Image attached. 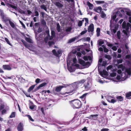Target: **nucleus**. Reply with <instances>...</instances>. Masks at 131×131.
Instances as JSON below:
<instances>
[{
    "instance_id": "nucleus-13",
    "label": "nucleus",
    "mask_w": 131,
    "mask_h": 131,
    "mask_svg": "<svg viewBox=\"0 0 131 131\" xmlns=\"http://www.w3.org/2000/svg\"><path fill=\"white\" fill-rule=\"evenodd\" d=\"M98 116L97 114L91 115L89 117H88L89 119H93L94 120H96L97 118V116Z\"/></svg>"
},
{
    "instance_id": "nucleus-64",
    "label": "nucleus",
    "mask_w": 131,
    "mask_h": 131,
    "mask_svg": "<svg viewBox=\"0 0 131 131\" xmlns=\"http://www.w3.org/2000/svg\"><path fill=\"white\" fill-rule=\"evenodd\" d=\"M42 31V29L40 28H39L38 29L37 32L39 33H40Z\"/></svg>"
},
{
    "instance_id": "nucleus-20",
    "label": "nucleus",
    "mask_w": 131,
    "mask_h": 131,
    "mask_svg": "<svg viewBox=\"0 0 131 131\" xmlns=\"http://www.w3.org/2000/svg\"><path fill=\"white\" fill-rule=\"evenodd\" d=\"M51 36H50V40L52 39L55 36V33L54 31L53 30H51Z\"/></svg>"
},
{
    "instance_id": "nucleus-55",
    "label": "nucleus",
    "mask_w": 131,
    "mask_h": 131,
    "mask_svg": "<svg viewBox=\"0 0 131 131\" xmlns=\"http://www.w3.org/2000/svg\"><path fill=\"white\" fill-rule=\"evenodd\" d=\"M109 129L107 128H104L101 129V131H108Z\"/></svg>"
},
{
    "instance_id": "nucleus-54",
    "label": "nucleus",
    "mask_w": 131,
    "mask_h": 131,
    "mask_svg": "<svg viewBox=\"0 0 131 131\" xmlns=\"http://www.w3.org/2000/svg\"><path fill=\"white\" fill-rule=\"evenodd\" d=\"M112 49L114 51H116L117 49V48L116 46H114L112 47Z\"/></svg>"
},
{
    "instance_id": "nucleus-44",
    "label": "nucleus",
    "mask_w": 131,
    "mask_h": 131,
    "mask_svg": "<svg viewBox=\"0 0 131 131\" xmlns=\"http://www.w3.org/2000/svg\"><path fill=\"white\" fill-rule=\"evenodd\" d=\"M5 40L8 44L10 46H12V45L10 43L8 39H7V38H5Z\"/></svg>"
},
{
    "instance_id": "nucleus-51",
    "label": "nucleus",
    "mask_w": 131,
    "mask_h": 131,
    "mask_svg": "<svg viewBox=\"0 0 131 131\" xmlns=\"http://www.w3.org/2000/svg\"><path fill=\"white\" fill-rule=\"evenodd\" d=\"M116 75V73L115 72H113L111 73L110 75L112 77H114Z\"/></svg>"
},
{
    "instance_id": "nucleus-36",
    "label": "nucleus",
    "mask_w": 131,
    "mask_h": 131,
    "mask_svg": "<svg viewBox=\"0 0 131 131\" xmlns=\"http://www.w3.org/2000/svg\"><path fill=\"white\" fill-rule=\"evenodd\" d=\"M41 23L43 26H46V22L43 19L41 21Z\"/></svg>"
},
{
    "instance_id": "nucleus-43",
    "label": "nucleus",
    "mask_w": 131,
    "mask_h": 131,
    "mask_svg": "<svg viewBox=\"0 0 131 131\" xmlns=\"http://www.w3.org/2000/svg\"><path fill=\"white\" fill-rule=\"evenodd\" d=\"M27 116H28V118L32 122L34 121V120L31 117V116H30L29 115H27Z\"/></svg>"
},
{
    "instance_id": "nucleus-61",
    "label": "nucleus",
    "mask_w": 131,
    "mask_h": 131,
    "mask_svg": "<svg viewBox=\"0 0 131 131\" xmlns=\"http://www.w3.org/2000/svg\"><path fill=\"white\" fill-rule=\"evenodd\" d=\"M42 92H44L45 93H46V92H47L48 93H50V92L49 90H48L47 91L43 90L42 91Z\"/></svg>"
},
{
    "instance_id": "nucleus-9",
    "label": "nucleus",
    "mask_w": 131,
    "mask_h": 131,
    "mask_svg": "<svg viewBox=\"0 0 131 131\" xmlns=\"http://www.w3.org/2000/svg\"><path fill=\"white\" fill-rule=\"evenodd\" d=\"M94 27L93 24H91L89 26L88 29V32H93L94 31Z\"/></svg>"
},
{
    "instance_id": "nucleus-32",
    "label": "nucleus",
    "mask_w": 131,
    "mask_h": 131,
    "mask_svg": "<svg viewBox=\"0 0 131 131\" xmlns=\"http://www.w3.org/2000/svg\"><path fill=\"white\" fill-rule=\"evenodd\" d=\"M101 16V18H104L106 17V15L103 12H102Z\"/></svg>"
},
{
    "instance_id": "nucleus-25",
    "label": "nucleus",
    "mask_w": 131,
    "mask_h": 131,
    "mask_svg": "<svg viewBox=\"0 0 131 131\" xmlns=\"http://www.w3.org/2000/svg\"><path fill=\"white\" fill-rule=\"evenodd\" d=\"M102 61V59H100L98 61V68L99 69L100 67L101 66V63Z\"/></svg>"
},
{
    "instance_id": "nucleus-19",
    "label": "nucleus",
    "mask_w": 131,
    "mask_h": 131,
    "mask_svg": "<svg viewBox=\"0 0 131 131\" xmlns=\"http://www.w3.org/2000/svg\"><path fill=\"white\" fill-rule=\"evenodd\" d=\"M126 96L127 99H131V92H129L126 93Z\"/></svg>"
},
{
    "instance_id": "nucleus-30",
    "label": "nucleus",
    "mask_w": 131,
    "mask_h": 131,
    "mask_svg": "<svg viewBox=\"0 0 131 131\" xmlns=\"http://www.w3.org/2000/svg\"><path fill=\"white\" fill-rule=\"evenodd\" d=\"M15 112H12L9 116V117L11 118L14 117H15Z\"/></svg>"
},
{
    "instance_id": "nucleus-17",
    "label": "nucleus",
    "mask_w": 131,
    "mask_h": 131,
    "mask_svg": "<svg viewBox=\"0 0 131 131\" xmlns=\"http://www.w3.org/2000/svg\"><path fill=\"white\" fill-rule=\"evenodd\" d=\"M125 13L129 16H131V11L129 9H126L125 10Z\"/></svg>"
},
{
    "instance_id": "nucleus-45",
    "label": "nucleus",
    "mask_w": 131,
    "mask_h": 131,
    "mask_svg": "<svg viewBox=\"0 0 131 131\" xmlns=\"http://www.w3.org/2000/svg\"><path fill=\"white\" fill-rule=\"evenodd\" d=\"M112 67H113L112 65H109L106 68V70L107 71H108L109 70L112 69Z\"/></svg>"
},
{
    "instance_id": "nucleus-3",
    "label": "nucleus",
    "mask_w": 131,
    "mask_h": 131,
    "mask_svg": "<svg viewBox=\"0 0 131 131\" xmlns=\"http://www.w3.org/2000/svg\"><path fill=\"white\" fill-rule=\"evenodd\" d=\"M69 102L71 106L74 109L80 108L82 106L81 102L78 100H73Z\"/></svg>"
},
{
    "instance_id": "nucleus-56",
    "label": "nucleus",
    "mask_w": 131,
    "mask_h": 131,
    "mask_svg": "<svg viewBox=\"0 0 131 131\" xmlns=\"http://www.w3.org/2000/svg\"><path fill=\"white\" fill-rule=\"evenodd\" d=\"M35 16H38L39 15V13L37 11H35Z\"/></svg>"
},
{
    "instance_id": "nucleus-16",
    "label": "nucleus",
    "mask_w": 131,
    "mask_h": 131,
    "mask_svg": "<svg viewBox=\"0 0 131 131\" xmlns=\"http://www.w3.org/2000/svg\"><path fill=\"white\" fill-rule=\"evenodd\" d=\"M94 10L98 13H100L102 10V8L101 7H98L97 8H94Z\"/></svg>"
},
{
    "instance_id": "nucleus-21",
    "label": "nucleus",
    "mask_w": 131,
    "mask_h": 131,
    "mask_svg": "<svg viewBox=\"0 0 131 131\" xmlns=\"http://www.w3.org/2000/svg\"><path fill=\"white\" fill-rule=\"evenodd\" d=\"M41 8L42 9H44L47 12V6L44 4H42L40 6Z\"/></svg>"
},
{
    "instance_id": "nucleus-34",
    "label": "nucleus",
    "mask_w": 131,
    "mask_h": 131,
    "mask_svg": "<svg viewBox=\"0 0 131 131\" xmlns=\"http://www.w3.org/2000/svg\"><path fill=\"white\" fill-rule=\"evenodd\" d=\"M10 21V19L8 17H6L4 19V21L5 22H6L8 21L9 23Z\"/></svg>"
},
{
    "instance_id": "nucleus-5",
    "label": "nucleus",
    "mask_w": 131,
    "mask_h": 131,
    "mask_svg": "<svg viewBox=\"0 0 131 131\" xmlns=\"http://www.w3.org/2000/svg\"><path fill=\"white\" fill-rule=\"evenodd\" d=\"M79 62L80 64L82 65L83 66L86 67H87L88 66L89 67L90 64L89 62H85L84 61L81 59L79 60Z\"/></svg>"
},
{
    "instance_id": "nucleus-11",
    "label": "nucleus",
    "mask_w": 131,
    "mask_h": 131,
    "mask_svg": "<svg viewBox=\"0 0 131 131\" xmlns=\"http://www.w3.org/2000/svg\"><path fill=\"white\" fill-rule=\"evenodd\" d=\"M84 86L85 90L86 91L89 90L91 88L90 83L89 82H87L85 84Z\"/></svg>"
},
{
    "instance_id": "nucleus-8",
    "label": "nucleus",
    "mask_w": 131,
    "mask_h": 131,
    "mask_svg": "<svg viewBox=\"0 0 131 131\" xmlns=\"http://www.w3.org/2000/svg\"><path fill=\"white\" fill-rule=\"evenodd\" d=\"M17 129L18 131H22L23 129V123H20L18 124Z\"/></svg>"
},
{
    "instance_id": "nucleus-40",
    "label": "nucleus",
    "mask_w": 131,
    "mask_h": 131,
    "mask_svg": "<svg viewBox=\"0 0 131 131\" xmlns=\"http://www.w3.org/2000/svg\"><path fill=\"white\" fill-rule=\"evenodd\" d=\"M116 98L119 101H122L123 100V97L121 96H117Z\"/></svg>"
},
{
    "instance_id": "nucleus-50",
    "label": "nucleus",
    "mask_w": 131,
    "mask_h": 131,
    "mask_svg": "<svg viewBox=\"0 0 131 131\" xmlns=\"http://www.w3.org/2000/svg\"><path fill=\"white\" fill-rule=\"evenodd\" d=\"M7 4L9 5V6H10L12 8H14V9H15L16 8V7L14 6H13L11 4H10L9 3H8Z\"/></svg>"
},
{
    "instance_id": "nucleus-22",
    "label": "nucleus",
    "mask_w": 131,
    "mask_h": 131,
    "mask_svg": "<svg viewBox=\"0 0 131 131\" xmlns=\"http://www.w3.org/2000/svg\"><path fill=\"white\" fill-rule=\"evenodd\" d=\"M64 87V86H59L57 87L56 89V91L57 92L60 91L61 89Z\"/></svg>"
},
{
    "instance_id": "nucleus-12",
    "label": "nucleus",
    "mask_w": 131,
    "mask_h": 131,
    "mask_svg": "<svg viewBox=\"0 0 131 131\" xmlns=\"http://www.w3.org/2000/svg\"><path fill=\"white\" fill-rule=\"evenodd\" d=\"M3 68L6 70H10L12 69L11 67L8 65H4L3 66Z\"/></svg>"
},
{
    "instance_id": "nucleus-49",
    "label": "nucleus",
    "mask_w": 131,
    "mask_h": 131,
    "mask_svg": "<svg viewBox=\"0 0 131 131\" xmlns=\"http://www.w3.org/2000/svg\"><path fill=\"white\" fill-rule=\"evenodd\" d=\"M54 44V42L52 41H49L48 42V44L49 46L51 47L52 45H53Z\"/></svg>"
},
{
    "instance_id": "nucleus-33",
    "label": "nucleus",
    "mask_w": 131,
    "mask_h": 131,
    "mask_svg": "<svg viewBox=\"0 0 131 131\" xmlns=\"http://www.w3.org/2000/svg\"><path fill=\"white\" fill-rule=\"evenodd\" d=\"M84 30L83 31L80 33V34L81 35H83L87 32V30L86 29V28H84Z\"/></svg>"
},
{
    "instance_id": "nucleus-47",
    "label": "nucleus",
    "mask_w": 131,
    "mask_h": 131,
    "mask_svg": "<svg viewBox=\"0 0 131 131\" xmlns=\"http://www.w3.org/2000/svg\"><path fill=\"white\" fill-rule=\"evenodd\" d=\"M116 102V101L114 99H113V98L111 100V101H110V103H114Z\"/></svg>"
},
{
    "instance_id": "nucleus-42",
    "label": "nucleus",
    "mask_w": 131,
    "mask_h": 131,
    "mask_svg": "<svg viewBox=\"0 0 131 131\" xmlns=\"http://www.w3.org/2000/svg\"><path fill=\"white\" fill-rule=\"evenodd\" d=\"M118 64H119L120 63H122L123 62V59H117L116 60Z\"/></svg>"
},
{
    "instance_id": "nucleus-1",
    "label": "nucleus",
    "mask_w": 131,
    "mask_h": 131,
    "mask_svg": "<svg viewBox=\"0 0 131 131\" xmlns=\"http://www.w3.org/2000/svg\"><path fill=\"white\" fill-rule=\"evenodd\" d=\"M124 13H125V11L122 8H120L118 9L116 14H113V15H112V18L110 20V27H111L112 22L115 21V22H116L117 20V19H115L117 16L122 17L123 15L124 14Z\"/></svg>"
},
{
    "instance_id": "nucleus-60",
    "label": "nucleus",
    "mask_w": 131,
    "mask_h": 131,
    "mask_svg": "<svg viewBox=\"0 0 131 131\" xmlns=\"http://www.w3.org/2000/svg\"><path fill=\"white\" fill-rule=\"evenodd\" d=\"M40 79L39 78L35 80V82L37 83H38L39 82Z\"/></svg>"
},
{
    "instance_id": "nucleus-39",
    "label": "nucleus",
    "mask_w": 131,
    "mask_h": 131,
    "mask_svg": "<svg viewBox=\"0 0 131 131\" xmlns=\"http://www.w3.org/2000/svg\"><path fill=\"white\" fill-rule=\"evenodd\" d=\"M113 97L110 96H108L107 98V101L109 103L111 100L113 98Z\"/></svg>"
},
{
    "instance_id": "nucleus-31",
    "label": "nucleus",
    "mask_w": 131,
    "mask_h": 131,
    "mask_svg": "<svg viewBox=\"0 0 131 131\" xmlns=\"http://www.w3.org/2000/svg\"><path fill=\"white\" fill-rule=\"evenodd\" d=\"M117 38L120 39L121 38V33L119 31H118L117 33Z\"/></svg>"
},
{
    "instance_id": "nucleus-4",
    "label": "nucleus",
    "mask_w": 131,
    "mask_h": 131,
    "mask_svg": "<svg viewBox=\"0 0 131 131\" xmlns=\"http://www.w3.org/2000/svg\"><path fill=\"white\" fill-rule=\"evenodd\" d=\"M68 86H70V91L66 92L65 93V94H68V95H71L74 93L73 91H75V89L77 88V85L76 83H72L71 84H68L67 85Z\"/></svg>"
},
{
    "instance_id": "nucleus-53",
    "label": "nucleus",
    "mask_w": 131,
    "mask_h": 131,
    "mask_svg": "<svg viewBox=\"0 0 131 131\" xmlns=\"http://www.w3.org/2000/svg\"><path fill=\"white\" fill-rule=\"evenodd\" d=\"M18 12L21 14H25L24 11L22 10H19L18 11Z\"/></svg>"
},
{
    "instance_id": "nucleus-28",
    "label": "nucleus",
    "mask_w": 131,
    "mask_h": 131,
    "mask_svg": "<svg viewBox=\"0 0 131 131\" xmlns=\"http://www.w3.org/2000/svg\"><path fill=\"white\" fill-rule=\"evenodd\" d=\"M57 30L58 32H60L61 31V29L60 28V26L59 23L57 24Z\"/></svg>"
},
{
    "instance_id": "nucleus-15",
    "label": "nucleus",
    "mask_w": 131,
    "mask_h": 131,
    "mask_svg": "<svg viewBox=\"0 0 131 131\" xmlns=\"http://www.w3.org/2000/svg\"><path fill=\"white\" fill-rule=\"evenodd\" d=\"M47 84V83L46 82H44L40 84L39 85L37 88V89H36V91L39 89L40 88L42 87Z\"/></svg>"
},
{
    "instance_id": "nucleus-26",
    "label": "nucleus",
    "mask_w": 131,
    "mask_h": 131,
    "mask_svg": "<svg viewBox=\"0 0 131 131\" xmlns=\"http://www.w3.org/2000/svg\"><path fill=\"white\" fill-rule=\"evenodd\" d=\"M25 40L26 41L28 42L31 43L32 42V40L29 38L26 37L25 38Z\"/></svg>"
},
{
    "instance_id": "nucleus-7",
    "label": "nucleus",
    "mask_w": 131,
    "mask_h": 131,
    "mask_svg": "<svg viewBox=\"0 0 131 131\" xmlns=\"http://www.w3.org/2000/svg\"><path fill=\"white\" fill-rule=\"evenodd\" d=\"M52 52L55 56L57 57H58L59 55L61 54V51L60 50H58L57 52H56L55 49H53L52 51Z\"/></svg>"
},
{
    "instance_id": "nucleus-38",
    "label": "nucleus",
    "mask_w": 131,
    "mask_h": 131,
    "mask_svg": "<svg viewBox=\"0 0 131 131\" xmlns=\"http://www.w3.org/2000/svg\"><path fill=\"white\" fill-rule=\"evenodd\" d=\"M111 31H113V32L114 34H115L117 31V30H116V27H115V29H113L112 28H111Z\"/></svg>"
},
{
    "instance_id": "nucleus-62",
    "label": "nucleus",
    "mask_w": 131,
    "mask_h": 131,
    "mask_svg": "<svg viewBox=\"0 0 131 131\" xmlns=\"http://www.w3.org/2000/svg\"><path fill=\"white\" fill-rule=\"evenodd\" d=\"M85 82V80H80L79 81V83L80 84H83Z\"/></svg>"
},
{
    "instance_id": "nucleus-52",
    "label": "nucleus",
    "mask_w": 131,
    "mask_h": 131,
    "mask_svg": "<svg viewBox=\"0 0 131 131\" xmlns=\"http://www.w3.org/2000/svg\"><path fill=\"white\" fill-rule=\"evenodd\" d=\"M19 21L20 24H21L22 25V27L24 28H25L26 27L25 25L20 20H19Z\"/></svg>"
},
{
    "instance_id": "nucleus-35",
    "label": "nucleus",
    "mask_w": 131,
    "mask_h": 131,
    "mask_svg": "<svg viewBox=\"0 0 131 131\" xmlns=\"http://www.w3.org/2000/svg\"><path fill=\"white\" fill-rule=\"evenodd\" d=\"M85 19V26H86L87 24H88L89 23V20L88 18H84Z\"/></svg>"
},
{
    "instance_id": "nucleus-2",
    "label": "nucleus",
    "mask_w": 131,
    "mask_h": 131,
    "mask_svg": "<svg viewBox=\"0 0 131 131\" xmlns=\"http://www.w3.org/2000/svg\"><path fill=\"white\" fill-rule=\"evenodd\" d=\"M129 21L131 23V17L130 16L129 18ZM122 27L124 29L123 32L126 36L128 35V33L129 28L131 29V24L129 23L126 24L125 21H124L122 24Z\"/></svg>"
},
{
    "instance_id": "nucleus-48",
    "label": "nucleus",
    "mask_w": 131,
    "mask_h": 131,
    "mask_svg": "<svg viewBox=\"0 0 131 131\" xmlns=\"http://www.w3.org/2000/svg\"><path fill=\"white\" fill-rule=\"evenodd\" d=\"M104 42L103 41H100L99 43V46L98 47H99V46H101L102 45L104 44Z\"/></svg>"
},
{
    "instance_id": "nucleus-24",
    "label": "nucleus",
    "mask_w": 131,
    "mask_h": 131,
    "mask_svg": "<svg viewBox=\"0 0 131 131\" xmlns=\"http://www.w3.org/2000/svg\"><path fill=\"white\" fill-rule=\"evenodd\" d=\"M87 5L89 7V8L90 9H92L93 8V5L91 3L89 2H87Z\"/></svg>"
},
{
    "instance_id": "nucleus-6",
    "label": "nucleus",
    "mask_w": 131,
    "mask_h": 131,
    "mask_svg": "<svg viewBox=\"0 0 131 131\" xmlns=\"http://www.w3.org/2000/svg\"><path fill=\"white\" fill-rule=\"evenodd\" d=\"M46 36L44 38V41L46 43L48 42V41L49 39L50 40V36L49 31V30H46Z\"/></svg>"
},
{
    "instance_id": "nucleus-59",
    "label": "nucleus",
    "mask_w": 131,
    "mask_h": 131,
    "mask_svg": "<svg viewBox=\"0 0 131 131\" xmlns=\"http://www.w3.org/2000/svg\"><path fill=\"white\" fill-rule=\"evenodd\" d=\"M71 27H69L66 29V31L67 32H70L71 31Z\"/></svg>"
},
{
    "instance_id": "nucleus-41",
    "label": "nucleus",
    "mask_w": 131,
    "mask_h": 131,
    "mask_svg": "<svg viewBox=\"0 0 131 131\" xmlns=\"http://www.w3.org/2000/svg\"><path fill=\"white\" fill-rule=\"evenodd\" d=\"M96 3L97 4H100L104 3V1H96Z\"/></svg>"
},
{
    "instance_id": "nucleus-63",
    "label": "nucleus",
    "mask_w": 131,
    "mask_h": 131,
    "mask_svg": "<svg viewBox=\"0 0 131 131\" xmlns=\"http://www.w3.org/2000/svg\"><path fill=\"white\" fill-rule=\"evenodd\" d=\"M24 46L27 48H28L29 47V45L27 43H26L24 44Z\"/></svg>"
},
{
    "instance_id": "nucleus-14",
    "label": "nucleus",
    "mask_w": 131,
    "mask_h": 131,
    "mask_svg": "<svg viewBox=\"0 0 131 131\" xmlns=\"http://www.w3.org/2000/svg\"><path fill=\"white\" fill-rule=\"evenodd\" d=\"M54 4L57 7L59 8H61L62 7L63 5L62 4H61L59 2H56Z\"/></svg>"
},
{
    "instance_id": "nucleus-37",
    "label": "nucleus",
    "mask_w": 131,
    "mask_h": 131,
    "mask_svg": "<svg viewBox=\"0 0 131 131\" xmlns=\"http://www.w3.org/2000/svg\"><path fill=\"white\" fill-rule=\"evenodd\" d=\"M88 94V93H85L84 94H83V95H82L80 97V98L82 99H83Z\"/></svg>"
},
{
    "instance_id": "nucleus-10",
    "label": "nucleus",
    "mask_w": 131,
    "mask_h": 131,
    "mask_svg": "<svg viewBox=\"0 0 131 131\" xmlns=\"http://www.w3.org/2000/svg\"><path fill=\"white\" fill-rule=\"evenodd\" d=\"M69 62H68V61L67 60V66L68 69L69 71L70 72H73L74 71V70L72 69V67L71 66L69 67V66L70 64V63H71V61H69Z\"/></svg>"
},
{
    "instance_id": "nucleus-57",
    "label": "nucleus",
    "mask_w": 131,
    "mask_h": 131,
    "mask_svg": "<svg viewBox=\"0 0 131 131\" xmlns=\"http://www.w3.org/2000/svg\"><path fill=\"white\" fill-rule=\"evenodd\" d=\"M131 55L130 54H128L125 57L126 59H129L131 58Z\"/></svg>"
},
{
    "instance_id": "nucleus-29",
    "label": "nucleus",
    "mask_w": 131,
    "mask_h": 131,
    "mask_svg": "<svg viewBox=\"0 0 131 131\" xmlns=\"http://www.w3.org/2000/svg\"><path fill=\"white\" fill-rule=\"evenodd\" d=\"M9 23L10 25L12 28H14L15 27V26L14 23L11 21H10Z\"/></svg>"
},
{
    "instance_id": "nucleus-46",
    "label": "nucleus",
    "mask_w": 131,
    "mask_h": 131,
    "mask_svg": "<svg viewBox=\"0 0 131 131\" xmlns=\"http://www.w3.org/2000/svg\"><path fill=\"white\" fill-rule=\"evenodd\" d=\"M82 22L81 21H79L78 23V25L79 27H81L82 26Z\"/></svg>"
},
{
    "instance_id": "nucleus-18",
    "label": "nucleus",
    "mask_w": 131,
    "mask_h": 131,
    "mask_svg": "<svg viewBox=\"0 0 131 131\" xmlns=\"http://www.w3.org/2000/svg\"><path fill=\"white\" fill-rule=\"evenodd\" d=\"M83 59L85 61H91L92 60V58L91 57L89 56H84L83 58Z\"/></svg>"
},
{
    "instance_id": "nucleus-27",
    "label": "nucleus",
    "mask_w": 131,
    "mask_h": 131,
    "mask_svg": "<svg viewBox=\"0 0 131 131\" xmlns=\"http://www.w3.org/2000/svg\"><path fill=\"white\" fill-rule=\"evenodd\" d=\"M35 85H33L31 86L28 89V92H30L35 87Z\"/></svg>"
},
{
    "instance_id": "nucleus-23",
    "label": "nucleus",
    "mask_w": 131,
    "mask_h": 131,
    "mask_svg": "<svg viewBox=\"0 0 131 131\" xmlns=\"http://www.w3.org/2000/svg\"><path fill=\"white\" fill-rule=\"evenodd\" d=\"M76 39L75 37H74L69 40L68 42V43H71L75 40Z\"/></svg>"
},
{
    "instance_id": "nucleus-58",
    "label": "nucleus",
    "mask_w": 131,
    "mask_h": 131,
    "mask_svg": "<svg viewBox=\"0 0 131 131\" xmlns=\"http://www.w3.org/2000/svg\"><path fill=\"white\" fill-rule=\"evenodd\" d=\"M109 50L106 47L104 49V51L105 52H108Z\"/></svg>"
}]
</instances>
